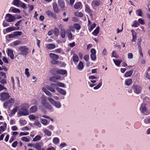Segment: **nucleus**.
Instances as JSON below:
<instances>
[{
	"label": "nucleus",
	"mask_w": 150,
	"mask_h": 150,
	"mask_svg": "<svg viewBox=\"0 0 150 150\" xmlns=\"http://www.w3.org/2000/svg\"><path fill=\"white\" fill-rule=\"evenodd\" d=\"M83 62L81 61H80L77 67V69L79 71H81L83 70Z\"/></svg>",
	"instance_id": "nucleus-23"
},
{
	"label": "nucleus",
	"mask_w": 150,
	"mask_h": 150,
	"mask_svg": "<svg viewBox=\"0 0 150 150\" xmlns=\"http://www.w3.org/2000/svg\"><path fill=\"white\" fill-rule=\"evenodd\" d=\"M47 99L50 103L56 108H61V104L59 102L55 101L50 97H48Z\"/></svg>",
	"instance_id": "nucleus-2"
},
{
	"label": "nucleus",
	"mask_w": 150,
	"mask_h": 150,
	"mask_svg": "<svg viewBox=\"0 0 150 150\" xmlns=\"http://www.w3.org/2000/svg\"><path fill=\"white\" fill-rule=\"evenodd\" d=\"M34 147L37 150H40L41 149V146L38 144H35L34 146Z\"/></svg>",
	"instance_id": "nucleus-53"
},
{
	"label": "nucleus",
	"mask_w": 150,
	"mask_h": 150,
	"mask_svg": "<svg viewBox=\"0 0 150 150\" xmlns=\"http://www.w3.org/2000/svg\"><path fill=\"white\" fill-rule=\"evenodd\" d=\"M19 108L18 106H16L13 109L12 111L10 113V114L12 116L14 115L15 113L18 111Z\"/></svg>",
	"instance_id": "nucleus-22"
},
{
	"label": "nucleus",
	"mask_w": 150,
	"mask_h": 150,
	"mask_svg": "<svg viewBox=\"0 0 150 150\" xmlns=\"http://www.w3.org/2000/svg\"><path fill=\"white\" fill-rule=\"evenodd\" d=\"M60 36L61 37L64 38L66 36V30L64 28H62L60 30Z\"/></svg>",
	"instance_id": "nucleus-27"
},
{
	"label": "nucleus",
	"mask_w": 150,
	"mask_h": 150,
	"mask_svg": "<svg viewBox=\"0 0 150 150\" xmlns=\"http://www.w3.org/2000/svg\"><path fill=\"white\" fill-rule=\"evenodd\" d=\"M96 24L95 23H93L90 26H89L88 28V30L90 31L91 32L93 29L96 27Z\"/></svg>",
	"instance_id": "nucleus-46"
},
{
	"label": "nucleus",
	"mask_w": 150,
	"mask_h": 150,
	"mask_svg": "<svg viewBox=\"0 0 150 150\" xmlns=\"http://www.w3.org/2000/svg\"><path fill=\"white\" fill-rule=\"evenodd\" d=\"M131 32L132 33L133 38L136 39L137 36L136 32L133 30H131Z\"/></svg>",
	"instance_id": "nucleus-54"
},
{
	"label": "nucleus",
	"mask_w": 150,
	"mask_h": 150,
	"mask_svg": "<svg viewBox=\"0 0 150 150\" xmlns=\"http://www.w3.org/2000/svg\"><path fill=\"white\" fill-rule=\"evenodd\" d=\"M18 142L16 141H14L12 144V146L13 148H16L17 144H18Z\"/></svg>",
	"instance_id": "nucleus-61"
},
{
	"label": "nucleus",
	"mask_w": 150,
	"mask_h": 150,
	"mask_svg": "<svg viewBox=\"0 0 150 150\" xmlns=\"http://www.w3.org/2000/svg\"><path fill=\"white\" fill-rule=\"evenodd\" d=\"M100 82L96 86H95L93 88L95 89H98L101 86L102 83V79H100Z\"/></svg>",
	"instance_id": "nucleus-34"
},
{
	"label": "nucleus",
	"mask_w": 150,
	"mask_h": 150,
	"mask_svg": "<svg viewBox=\"0 0 150 150\" xmlns=\"http://www.w3.org/2000/svg\"><path fill=\"white\" fill-rule=\"evenodd\" d=\"M49 80L55 82H56V79H55L54 76H52L49 78Z\"/></svg>",
	"instance_id": "nucleus-63"
},
{
	"label": "nucleus",
	"mask_w": 150,
	"mask_h": 150,
	"mask_svg": "<svg viewBox=\"0 0 150 150\" xmlns=\"http://www.w3.org/2000/svg\"><path fill=\"white\" fill-rule=\"evenodd\" d=\"M136 14L139 16H142V12L140 9H138L136 11Z\"/></svg>",
	"instance_id": "nucleus-42"
},
{
	"label": "nucleus",
	"mask_w": 150,
	"mask_h": 150,
	"mask_svg": "<svg viewBox=\"0 0 150 150\" xmlns=\"http://www.w3.org/2000/svg\"><path fill=\"white\" fill-rule=\"evenodd\" d=\"M3 125L0 127V134L4 132L6 129L7 127V124L6 123L4 122L3 123Z\"/></svg>",
	"instance_id": "nucleus-15"
},
{
	"label": "nucleus",
	"mask_w": 150,
	"mask_h": 150,
	"mask_svg": "<svg viewBox=\"0 0 150 150\" xmlns=\"http://www.w3.org/2000/svg\"><path fill=\"white\" fill-rule=\"evenodd\" d=\"M15 100L13 98H10L8 100L5 102L4 103V107L5 108H10L14 104Z\"/></svg>",
	"instance_id": "nucleus-4"
},
{
	"label": "nucleus",
	"mask_w": 150,
	"mask_h": 150,
	"mask_svg": "<svg viewBox=\"0 0 150 150\" xmlns=\"http://www.w3.org/2000/svg\"><path fill=\"white\" fill-rule=\"evenodd\" d=\"M82 7V5L81 2H78L75 3L74 6V8L75 9H78L80 8H81Z\"/></svg>",
	"instance_id": "nucleus-24"
},
{
	"label": "nucleus",
	"mask_w": 150,
	"mask_h": 150,
	"mask_svg": "<svg viewBox=\"0 0 150 150\" xmlns=\"http://www.w3.org/2000/svg\"><path fill=\"white\" fill-rule=\"evenodd\" d=\"M13 4L18 7H21L24 9L26 8V6L25 4L19 0H13Z\"/></svg>",
	"instance_id": "nucleus-8"
},
{
	"label": "nucleus",
	"mask_w": 150,
	"mask_h": 150,
	"mask_svg": "<svg viewBox=\"0 0 150 150\" xmlns=\"http://www.w3.org/2000/svg\"><path fill=\"white\" fill-rule=\"evenodd\" d=\"M19 123L21 125H24L26 123V122L25 120L20 119Z\"/></svg>",
	"instance_id": "nucleus-44"
},
{
	"label": "nucleus",
	"mask_w": 150,
	"mask_h": 150,
	"mask_svg": "<svg viewBox=\"0 0 150 150\" xmlns=\"http://www.w3.org/2000/svg\"><path fill=\"white\" fill-rule=\"evenodd\" d=\"M67 144L66 143L64 142H63L61 143L59 145V147L60 148H62L65 146H67Z\"/></svg>",
	"instance_id": "nucleus-58"
},
{
	"label": "nucleus",
	"mask_w": 150,
	"mask_h": 150,
	"mask_svg": "<svg viewBox=\"0 0 150 150\" xmlns=\"http://www.w3.org/2000/svg\"><path fill=\"white\" fill-rule=\"evenodd\" d=\"M133 72L132 70H130L126 72L125 74V76L126 77H128L130 76L132 74Z\"/></svg>",
	"instance_id": "nucleus-29"
},
{
	"label": "nucleus",
	"mask_w": 150,
	"mask_h": 150,
	"mask_svg": "<svg viewBox=\"0 0 150 150\" xmlns=\"http://www.w3.org/2000/svg\"><path fill=\"white\" fill-rule=\"evenodd\" d=\"M34 124L35 125L38 127L40 128L41 127V125L39 121L38 120H36L35 121Z\"/></svg>",
	"instance_id": "nucleus-39"
},
{
	"label": "nucleus",
	"mask_w": 150,
	"mask_h": 150,
	"mask_svg": "<svg viewBox=\"0 0 150 150\" xmlns=\"http://www.w3.org/2000/svg\"><path fill=\"white\" fill-rule=\"evenodd\" d=\"M10 97L9 93L7 92H2L0 93V100L2 101L8 99Z\"/></svg>",
	"instance_id": "nucleus-7"
},
{
	"label": "nucleus",
	"mask_w": 150,
	"mask_h": 150,
	"mask_svg": "<svg viewBox=\"0 0 150 150\" xmlns=\"http://www.w3.org/2000/svg\"><path fill=\"white\" fill-rule=\"evenodd\" d=\"M0 83L3 85H5L7 84L6 80L5 79H1L0 80Z\"/></svg>",
	"instance_id": "nucleus-52"
},
{
	"label": "nucleus",
	"mask_w": 150,
	"mask_h": 150,
	"mask_svg": "<svg viewBox=\"0 0 150 150\" xmlns=\"http://www.w3.org/2000/svg\"><path fill=\"white\" fill-rule=\"evenodd\" d=\"M100 4V1L98 0H93L92 2L91 5L92 7H96L99 6Z\"/></svg>",
	"instance_id": "nucleus-12"
},
{
	"label": "nucleus",
	"mask_w": 150,
	"mask_h": 150,
	"mask_svg": "<svg viewBox=\"0 0 150 150\" xmlns=\"http://www.w3.org/2000/svg\"><path fill=\"white\" fill-rule=\"evenodd\" d=\"M41 104L46 108L49 110H51L53 109L52 106L48 103L47 102L46 100L44 99L41 101Z\"/></svg>",
	"instance_id": "nucleus-9"
},
{
	"label": "nucleus",
	"mask_w": 150,
	"mask_h": 150,
	"mask_svg": "<svg viewBox=\"0 0 150 150\" xmlns=\"http://www.w3.org/2000/svg\"><path fill=\"white\" fill-rule=\"evenodd\" d=\"M132 83V80L131 79H128L125 81V84L128 86L130 85Z\"/></svg>",
	"instance_id": "nucleus-37"
},
{
	"label": "nucleus",
	"mask_w": 150,
	"mask_h": 150,
	"mask_svg": "<svg viewBox=\"0 0 150 150\" xmlns=\"http://www.w3.org/2000/svg\"><path fill=\"white\" fill-rule=\"evenodd\" d=\"M138 21L139 23L142 25H144L145 24L144 20L141 18H139Z\"/></svg>",
	"instance_id": "nucleus-55"
},
{
	"label": "nucleus",
	"mask_w": 150,
	"mask_h": 150,
	"mask_svg": "<svg viewBox=\"0 0 150 150\" xmlns=\"http://www.w3.org/2000/svg\"><path fill=\"white\" fill-rule=\"evenodd\" d=\"M47 128H48L49 129H50L51 130L53 131L54 129V127L52 125H50L48 126L47 127Z\"/></svg>",
	"instance_id": "nucleus-64"
},
{
	"label": "nucleus",
	"mask_w": 150,
	"mask_h": 150,
	"mask_svg": "<svg viewBox=\"0 0 150 150\" xmlns=\"http://www.w3.org/2000/svg\"><path fill=\"white\" fill-rule=\"evenodd\" d=\"M30 105L27 103H24L23 104L22 107L19 110L18 112V114L20 116H26L29 114L28 110V109Z\"/></svg>",
	"instance_id": "nucleus-1"
},
{
	"label": "nucleus",
	"mask_w": 150,
	"mask_h": 150,
	"mask_svg": "<svg viewBox=\"0 0 150 150\" xmlns=\"http://www.w3.org/2000/svg\"><path fill=\"white\" fill-rule=\"evenodd\" d=\"M56 84V86L60 87H64L65 85L64 84L61 82H57Z\"/></svg>",
	"instance_id": "nucleus-41"
},
{
	"label": "nucleus",
	"mask_w": 150,
	"mask_h": 150,
	"mask_svg": "<svg viewBox=\"0 0 150 150\" xmlns=\"http://www.w3.org/2000/svg\"><path fill=\"white\" fill-rule=\"evenodd\" d=\"M58 3L59 6L62 8H65V3L64 0H58Z\"/></svg>",
	"instance_id": "nucleus-18"
},
{
	"label": "nucleus",
	"mask_w": 150,
	"mask_h": 150,
	"mask_svg": "<svg viewBox=\"0 0 150 150\" xmlns=\"http://www.w3.org/2000/svg\"><path fill=\"white\" fill-rule=\"evenodd\" d=\"M112 56L113 57L117 58L118 57V55L115 52V51H113L112 52Z\"/></svg>",
	"instance_id": "nucleus-62"
},
{
	"label": "nucleus",
	"mask_w": 150,
	"mask_h": 150,
	"mask_svg": "<svg viewBox=\"0 0 150 150\" xmlns=\"http://www.w3.org/2000/svg\"><path fill=\"white\" fill-rule=\"evenodd\" d=\"M144 121L146 124L150 123V117L148 118L145 119L144 120Z\"/></svg>",
	"instance_id": "nucleus-59"
},
{
	"label": "nucleus",
	"mask_w": 150,
	"mask_h": 150,
	"mask_svg": "<svg viewBox=\"0 0 150 150\" xmlns=\"http://www.w3.org/2000/svg\"><path fill=\"white\" fill-rule=\"evenodd\" d=\"M56 89L58 92L63 95H65L66 94V92L65 90L62 89L59 87H56Z\"/></svg>",
	"instance_id": "nucleus-14"
},
{
	"label": "nucleus",
	"mask_w": 150,
	"mask_h": 150,
	"mask_svg": "<svg viewBox=\"0 0 150 150\" xmlns=\"http://www.w3.org/2000/svg\"><path fill=\"white\" fill-rule=\"evenodd\" d=\"M99 27H97L95 30L92 32V34L94 36H96L99 32Z\"/></svg>",
	"instance_id": "nucleus-31"
},
{
	"label": "nucleus",
	"mask_w": 150,
	"mask_h": 150,
	"mask_svg": "<svg viewBox=\"0 0 150 150\" xmlns=\"http://www.w3.org/2000/svg\"><path fill=\"white\" fill-rule=\"evenodd\" d=\"M57 74L64 75L67 74V71L66 70H64L62 69H57L56 71Z\"/></svg>",
	"instance_id": "nucleus-17"
},
{
	"label": "nucleus",
	"mask_w": 150,
	"mask_h": 150,
	"mask_svg": "<svg viewBox=\"0 0 150 150\" xmlns=\"http://www.w3.org/2000/svg\"><path fill=\"white\" fill-rule=\"evenodd\" d=\"M96 54H91V59L93 61H95L96 59Z\"/></svg>",
	"instance_id": "nucleus-56"
},
{
	"label": "nucleus",
	"mask_w": 150,
	"mask_h": 150,
	"mask_svg": "<svg viewBox=\"0 0 150 150\" xmlns=\"http://www.w3.org/2000/svg\"><path fill=\"white\" fill-rule=\"evenodd\" d=\"M41 137L40 135H37L33 139V141L36 142L39 140L41 139Z\"/></svg>",
	"instance_id": "nucleus-36"
},
{
	"label": "nucleus",
	"mask_w": 150,
	"mask_h": 150,
	"mask_svg": "<svg viewBox=\"0 0 150 150\" xmlns=\"http://www.w3.org/2000/svg\"><path fill=\"white\" fill-rule=\"evenodd\" d=\"M53 142L55 144H57L59 142V139L58 137H54L53 139Z\"/></svg>",
	"instance_id": "nucleus-35"
},
{
	"label": "nucleus",
	"mask_w": 150,
	"mask_h": 150,
	"mask_svg": "<svg viewBox=\"0 0 150 150\" xmlns=\"http://www.w3.org/2000/svg\"><path fill=\"white\" fill-rule=\"evenodd\" d=\"M139 25V23L137 21H134V24L132 25V26L134 27H137Z\"/></svg>",
	"instance_id": "nucleus-47"
},
{
	"label": "nucleus",
	"mask_w": 150,
	"mask_h": 150,
	"mask_svg": "<svg viewBox=\"0 0 150 150\" xmlns=\"http://www.w3.org/2000/svg\"><path fill=\"white\" fill-rule=\"evenodd\" d=\"M85 11L86 12L88 13H91L92 11L90 9L89 6L87 4H85Z\"/></svg>",
	"instance_id": "nucleus-30"
},
{
	"label": "nucleus",
	"mask_w": 150,
	"mask_h": 150,
	"mask_svg": "<svg viewBox=\"0 0 150 150\" xmlns=\"http://www.w3.org/2000/svg\"><path fill=\"white\" fill-rule=\"evenodd\" d=\"M52 7L54 11L56 13H58L59 12V9L57 4L56 2L53 3Z\"/></svg>",
	"instance_id": "nucleus-13"
},
{
	"label": "nucleus",
	"mask_w": 150,
	"mask_h": 150,
	"mask_svg": "<svg viewBox=\"0 0 150 150\" xmlns=\"http://www.w3.org/2000/svg\"><path fill=\"white\" fill-rule=\"evenodd\" d=\"M10 10L11 11V12L13 13H19L21 11L19 9L15 8L13 7H12L11 8Z\"/></svg>",
	"instance_id": "nucleus-19"
},
{
	"label": "nucleus",
	"mask_w": 150,
	"mask_h": 150,
	"mask_svg": "<svg viewBox=\"0 0 150 150\" xmlns=\"http://www.w3.org/2000/svg\"><path fill=\"white\" fill-rule=\"evenodd\" d=\"M140 110L143 113H144L146 110V105L144 104H142L140 108Z\"/></svg>",
	"instance_id": "nucleus-25"
},
{
	"label": "nucleus",
	"mask_w": 150,
	"mask_h": 150,
	"mask_svg": "<svg viewBox=\"0 0 150 150\" xmlns=\"http://www.w3.org/2000/svg\"><path fill=\"white\" fill-rule=\"evenodd\" d=\"M50 57L52 60H57L59 59V56L55 54L50 53L49 54Z\"/></svg>",
	"instance_id": "nucleus-16"
},
{
	"label": "nucleus",
	"mask_w": 150,
	"mask_h": 150,
	"mask_svg": "<svg viewBox=\"0 0 150 150\" xmlns=\"http://www.w3.org/2000/svg\"><path fill=\"white\" fill-rule=\"evenodd\" d=\"M56 84L54 83H51L50 84V86H47L46 88L48 90L52 92L55 93L56 91L55 88L56 89Z\"/></svg>",
	"instance_id": "nucleus-10"
},
{
	"label": "nucleus",
	"mask_w": 150,
	"mask_h": 150,
	"mask_svg": "<svg viewBox=\"0 0 150 150\" xmlns=\"http://www.w3.org/2000/svg\"><path fill=\"white\" fill-rule=\"evenodd\" d=\"M21 43V41L20 40H17L13 42L12 44H13L14 45L16 46Z\"/></svg>",
	"instance_id": "nucleus-49"
},
{
	"label": "nucleus",
	"mask_w": 150,
	"mask_h": 150,
	"mask_svg": "<svg viewBox=\"0 0 150 150\" xmlns=\"http://www.w3.org/2000/svg\"><path fill=\"white\" fill-rule=\"evenodd\" d=\"M54 34L57 36H58L59 35V30L56 27L55 28H54Z\"/></svg>",
	"instance_id": "nucleus-48"
},
{
	"label": "nucleus",
	"mask_w": 150,
	"mask_h": 150,
	"mask_svg": "<svg viewBox=\"0 0 150 150\" xmlns=\"http://www.w3.org/2000/svg\"><path fill=\"white\" fill-rule=\"evenodd\" d=\"M74 28L76 30H79L81 28L80 25L78 23H75L74 25Z\"/></svg>",
	"instance_id": "nucleus-38"
},
{
	"label": "nucleus",
	"mask_w": 150,
	"mask_h": 150,
	"mask_svg": "<svg viewBox=\"0 0 150 150\" xmlns=\"http://www.w3.org/2000/svg\"><path fill=\"white\" fill-rule=\"evenodd\" d=\"M40 120L41 122L44 125L46 126L50 123L49 122H48V121L45 119L40 118Z\"/></svg>",
	"instance_id": "nucleus-26"
},
{
	"label": "nucleus",
	"mask_w": 150,
	"mask_h": 150,
	"mask_svg": "<svg viewBox=\"0 0 150 150\" xmlns=\"http://www.w3.org/2000/svg\"><path fill=\"white\" fill-rule=\"evenodd\" d=\"M22 140L25 142H29L30 141V139L29 138L26 137H23L21 138Z\"/></svg>",
	"instance_id": "nucleus-57"
},
{
	"label": "nucleus",
	"mask_w": 150,
	"mask_h": 150,
	"mask_svg": "<svg viewBox=\"0 0 150 150\" xmlns=\"http://www.w3.org/2000/svg\"><path fill=\"white\" fill-rule=\"evenodd\" d=\"M29 69L28 68H26L25 69V74L27 77H29L30 75L29 72Z\"/></svg>",
	"instance_id": "nucleus-51"
},
{
	"label": "nucleus",
	"mask_w": 150,
	"mask_h": 150,
	"mask_svg": "<svg viewBox=\"0 0 150 150\" xmlns=\"http://www.w3.org/2000/svg\"><path fill=\"white\" fill-rule=\"evenodd\" d=\"M37 107L35 105L31 107L29 109V111L30 113H34L36 112L37 110Z\"/></svg>",
	"instance_id": "nucleus-21"
},
{
	"label": "nucleus",
	"mask_w": 150,
	"mask_h": 150,
	"mask_svg": "<svg viewBox=\"0 0 150 150\" xmlns=\"http://www.w3.org/2000/svg\"><path fill=\"white\" fill-rule=\"evenodd\" d=\"M46 14L49 16L53 17V13L51 11L48 10L46 12Z\"/></svg>",
	"instance_id": "nucleus-43"
},
{
	"label": "nucleus",
	"mask_w": 150,
	"mask_h": 150,
	"mask_svg": "<svg viewBox=\"0 0 150 150\" xmlns=\"http://www.w3.org/2000/svg\"><path fill=\"white\" fill-rule=\"evenodd\" d=\"M55 47L54 45L52 44H50L47 45L46 47L50 50H52L54 49Z\"/></svg>",
	"instance_id": "nucleus-33"
},
{
	"label": "nucleus",
	"mask_w": 150,
	"mask_h": 150,
	"mask_svg": "<svg viewBox=\"0 0 150 150\" xmlns=\"http://www.w3.org/2000/svg\"><path fill=\"white\" fill-rule=\"evenodd\" d=\"M132 87L134 93L137 94H139L141 93L142 88L141 86L138 85H134L132 86Z\"/></svg>",
	"instance_id": "nucleus-5"
},
{
	"label": "nucleus",
	"mask_w": 150,
	"mask_h": 150,
	"mask_svg": "<svg viewBox=\"0 0 150 150\" xmlns=\"http://www.w3.org/2000/svg\"><path fill=\"white\" fill-rule=\"evenodd\" d=\"M43 131L44 133L48 136H50L51 135L52 132L47 129H44Z\"/></svg>",
	"instance_id": "nucleus-28"
},
{
	"label": "nucleus",
	"mask_w": 150,
	"mask_h": 150,
	"mask_svg": "<svg viewBox=\"0 0 150 150\" xmlns=\"http://www.w3.org/2000/svg\"><path fill=\"white\" fill-rule=\"evenodd\" d=\"M75 15L77 16L82 17L83 16V13L81 12L76 13L75 14Z\"/></svg>",
	"instance_id": "nucleus-45"
},
{
	"label": "nucleus",
	"mask_w": 150,
	"mask_h": 150,
	"mask_svg": "<svg viewBox=\"0 0 150 150\" xmlns=\"http://www.w3.org/2000/svg\"><path fill=\"white\" fill-rule=\"evenodd\" d=\"M28 48L26 46H20L18 49V52L20 54L23 56H26L28 54Z\"/></svg>",
	"instance_id": "nucleus-3"
},
{
	"label": "nucleus",
	"mask_w": 150,
	"mask_h": 150,
	"mask_svg": "<svg viewBox=\"0 0 150 150\" xmlns=\"http://www.w3.org/2000/svg\"><path fill=\"white\" fill-rule=\"evenodd\" d=\"M14 33L15 36H19V35H21L22 33L21 32V31H16V32H14Z\"/></svg>",
	"instance_id": "nucleus-60"
},
{
	"label": "nucleus",
	"mask_w": 150,
	"mask_h": 150,
	"mask_svg": "<svg viewBox=\"0 0 150 150\" xmlns=\"http://www.w3.org/2000/svg\"><path fill=\"white\" fill-rule=\"evenodd\" d=\"M73 59L74 62H78L79 60V58L78 56L76 54H74L73 56Z\"/></svg>",
	"instance_id": "nucleus-32"
},
{
	"label": "nucleus",
	"mask_w": 150,
	"mask_h": 150,
	"mask_svg": "<svg viewBox=\"0 0 150 150\" xmlns=\"http://www.w3.org/2000/svg\"><path fill=\"white\" fill-rule=\"evenodd\" d=\"M5 19L7 22H11L15 21L16 18L14 16L10 13H8L6 15Z\"/></svg>",
	"instance_id": "nucleus-6"
},
{
	"label": "nucleus",
	"mask_w": 150,
	"mask_h": 150,
	"mask_svg": "<svg viewBox=\"0 0 150 150\" xmlns=\"http://www.w3.org/2000/svg\"><path fill=\"white\" fill-rule=\"evenodd\" d=\"M7 52L8 55L11 59H13L14 57V55L13 54V50L11 49H8Z\"/></svg>",
	"instance_id": "nucleus-11"
},
{
	"label": "nucleus",
	"mask_w": 150,
	"mask_h": 150,
	"mask_svg": "<svg viewBox=\"0 0 150 150\" xmlns=\"http://www.w3.org/2000/svg\"><path fill=\"white\" fill-rule=\"evenodd\" d=\"M19 29V27H17L16 28L14 27H10L7 28L6 29L7 32H10L15 30H18Z\"/></svg>",
	"instance_id": "nucleus-20"
},
{
	"label": "nucleus",
	"mask_w": 150,
	"mask_h": 150,
	"mask_svg": "<svg viewBox=\"0 0 150 150\" xmlns=\"http://www.w3.org/2000/svg\"><path fill=\"white\" fill-rule=\"evenodd\" d=\"M113 61L115 64L117 66L119 67L120 64L121 62V61L118 60H115L114 59H113Z\"/></svg>",
	"instance_id": "nucleus-40"
},
{
	"label": "nucleus",
	"mask_w": 150,
	"mask_h": 150,
	"mask_svg": "<svg viewBox=\"0 0 150 150\" xmlns=\"http://www.w3.org/2000/svg\"><path fill=\"white\" fill-rule=\"evenodd\" d=\"M28 117L30 120H34L36 119V116L33 114L30 115Z\"/></svg>",
	"instance_id": "nucleus-50"
}]
</instances>
